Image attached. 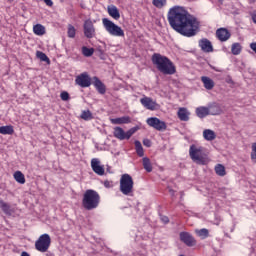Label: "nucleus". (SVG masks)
Here are the masks:
<instances>
[{
  "label": "nucleus",
  "instance_id": "bb28decb",
  "mask_svg": "<svg viewBox=\"0 0 256 256\" xmlns=\"http://www.w3.org/2000/svg\"><path fill=\"white\" fill-rule=\"evenodd\" d=\"M14 179L17 183H20V185H25V174L21 171H16L14 173Z\"/></svg>",
  "mask_w": 256,
  "mask_h": 256
},
{
  "label": "nucleus",
  "instance_id": "603ef678",
  "mask_svg": "<svg viewBox=\"0 0 256 256\" xmlns=\"http://www.w3.org/2000/svg\"><path fill=\"white\" fill-rule=\"evenodd\" d=\"M179 256H185V255H183V254H180Z\"/></svg>",
  "mask_w": 256,
  "mask_h": 256
},
{
  "label": "nucleus",
  "instance_id": "79ce46f5",
  "mask_svg": "<svg viewBox=\"0 0 256 256\" xmlns=\"http://www.w3.org/2000/svg\"><path fill=\"white\" fill-rule=\"evenodd\" d=\"M251 159H256V143L252 144Z\"/></svg>",
  "mask_w": 256,
  "mask_h": 256
},
{
  "label": "nucleus",
  "instance_id": "0eeeda50",
  "mask_svg": "<svg viewBox=\"0 0 256 256\" xmlns=\"http://www.w3.org/2000/svg\"><path fill=\"white\" fill-rule=\"evenodd\" d=\"M139 129V126H134L130 128L127 132L123 130V128L117 126L114 128L113 135L116 137V139H119L120 141H125V139H131L135 133H137V130Z\"/></svg>",
  "mask_w": 256,
  "mask_h": 256
},
{
  "label": "nucleus",
  "instance_id": "c03bdc74",
  "mask_svg": "<svg viewBox=\"0 0 256 256\" xmlns=\"http://www.w3.org/2000/svg\"><path fill=\"white\" fill-rule=\"evenodd\" d=\"M249 15H250L253 23L256 25V10L249 12Z\"/></svg>",
  "mask_w": 256,
  "mask_h": 256
},
{
  "label": "nucleus",
  "instance_id": "4c0bfd02",
  "mask_svg": "<svg viewBox=\"0 0 256 256\" xmlns=\"http://www.w3.org/2000/svg\"><path fill=\"white\" fill-rule=\"evenodd\" d=\"M152 5H154V7H157V9H161L162 7H165V5H167V0H153Z\"/></svg>",
  "mask_w": 256,
  "mask_h": 256
},
{
  "label": "nucleus",
  "instance_id": "e433bc0d",
  "mask_svg": "<svg viewBox=\"0 0 256 256\" xmlns=\"http://www.w3.org/2000/svg\"><path fill=\"white\" fill-rule=\"evenodd\" d=\"M67 35L70 39H75V35H77V30L75 29V26L71 24L68 25Z\"/></svg>",
  "mask_w": 256,
  "mask_h": 256
},
{
  "label": "nucleus",
  "instance_id": "c9c22d12",
  "mask_svg": "<svg viewBox=\"0 0 256 256\" xmlns=\"http://www.w3.org/2000/svg\"><path fill=\"white\" fill-rule=\"evenodd\" d=\"M81 119H83L84 121H91L93 120V113H91L90 110H84L82 111Z\"/></svg>",
  "mask_w": 256,
  "mask_h": 256
},
{
  "label": "nucleus",
  "instance_id": "393cba45",
  "mask_svg": "<svg viewBox=\"0 0 256 256\" xmlns=\"http://www.w3.org/2000/svg\"><path fill=\"white\" fill-rule=\"evenodd\" d=\"M196 115L200 119H204V117H207V115H209V108L208 107H198V108H196Z\"/></svg>",
  "mask_w": 256,
  "mask_h": 256
},
{
  "label": "nucleus",
  "instance_id": "37998d69",
  "mask_svg": "<svg viewBox=\"0 0 256 256\" xmlns=\"http://www.w3.org/2000/svg\"><path fill=\"white\" fill-rule=\"evenodd\" d=\"M160 220L162 221V223H164V225H167V223H169V217L165 215H161Z\"/></svg>",
  "mask_w": 256,
  "mask_h": 256
},
{
  "label": "nucleus",
  "instance_id": "b1692460",
  "mask_svg": "<svg viewBox=\"0 0 256 256\" xmlns=\"http://www.w3.org/2000/svg\"><path fill=\"white\" fill-rule=\"evenodd\" d=\"M14 133H15V129H13V126L11 125L0 126L1 135H13Z\"/></svg>",
  "mask_w": 256,
  "mask_h": 256
},
{
  "label": "nucleus",
  "instance_id": "ddd939ff",
  "mask_svg": "<svg viewBox=\"0 0 256 256\" xmlns=\"http://www.w3.org/2000/svg\"><path fill=\"white\" fill-rule=\"evenodd\" d=\"M91 169L100 177L105 175V166L101 165V160H99V158H93L91 160Z\"/></svg>",
  "mask_w": 256,
  "mask_h": 256
},
{
  "label": "nucleus",
  "instance_id": "3c124183",
  "mask_svg": "<svg viewBox=\"0 0 256 256\" xmlns=\"http://www.w3.org/2000/svg\"><path fill=\"white\" fill-rule=\"evenodd\" d=\"M219 1V3H223V0H218Z\"/></svg>",
  "mask_w": 256,
  "mask_h": 256
},
{
  "label": "nucleus",
  "instance_id": "9b49d317",
  "mask_svg": "<svg viewBox=\"0 0 256 256\" xmlns=\"http://www.w3.org/2000/svg\"><path fill=\"white\" fill-rule=\"evenodd\" d=\"M75 83L79 85V87H82V89L91 87V76H89L87 72L81 73L76 77Z\"/></svg>",
  "mask_w": 256,
  "mask_h": 256
},
{
  "label": "nucleus",
  "instance_id": "20e7f679",
  "mask_svg": "<svg viewBox=\"0 0 256 256\" xmlns=\"http://www.w3.org/2000/svg\"><path fill=\"white\" fill-rule=\"evenodd\" d=\"M102 23L107 33L112 35V37H125V31H123V28L115 24L113 21L108 18H103Z\"/></svg>",
  "mask_w": 256,
  "mask_h": 256
},
{
  "label": "nucleus",
  "instance_id": "a878e982",
  "mask_svg": "<svg viewBox=\"0 0 256 256\" xmlns=\"http://www.w3.org/2000/svg\"><path fill=\"white\" fill-rule=\"evenodd\" d=\"M0 209H2L5 215H11L13 213V210H11V205H9L3 200H0Z\"/></svg>",
  "mask_w": 256,
  "mask_h": 256
},
{
  "label": "nucleus",
  "instance_id": "ea45409f",
  "mask_svg": "<svg viewBox=\"0 0 256 256\" xmlns=\"http://www.w3.org/2000/svg\"><path fill=\"white\" fill-rule=\"evenodd\" d=\"M60 99H62V101H69L70 99L69 92L67 91L61 92Z\"/></svg>",
  "mask_w": 256,
  "mask_h": 256
},
{
  "label": "nucleus",
  "instance_id": "f704fd0d",
  "mask_svg": "<svg viewBox=\"0 0 256 256\" xmlns=\"http://www.w3.org/2000/svg\"><path fill=\"white\" fill-rule=\"evenodd\" d=\"M94 53H95L94 48H88L87 46L82 47V55H84V57H92Z\"/></svg>",
  "mask_w": 256,
  "mask_h": 256
},
{
  "label": "nucleus",
  "instance_id": "72a5a7b5",
  "mask_svg": "<svg viewBox=\"0 0 256 256\" xmlns=\"http://www.w3.org/2000/svg\"><path fill=\"white\" fill-rule=\"evenodd\" d=\"M36 57L38 59H40V61H44L45 63H47L48 65L51 63V60L49 59V57L47 56V54L41 52V51H37L36 52Z\"/></svg>",
  "mask_w": 256,
  "mask_h": 256
},
{
  "label": "nucleus",
  "instance_id": "5701e85b",
  "mask_svg": "<svg viewBox=\"0 0 256 256\" xmlns=\"http://www.w3.org/2000/svg\"><path fill=\"white\" fill-rule=\"evenodd\" d=\"M33 33H34V35H38L39 37L45 35V33H46L45 26H43L42 24L34 25Z\"/></svg>",
  "mask_w": 256,
  "mask_h": 256
},
{
  "label": "nucleus",
  "instance_id": "de8ad7c7",
  "mask_svg": "<svg viewBox=\"0 0 256 256\" xmlns=\"http://www.w3.org/2000/svg\"><path fill=\"white\" fill-rule=\"evenodd\" d=\"M168 192L170 193L171 197H175V190H173V188H171L170 186L167 187Z\"/></svg>",
  "mask_w": 256,
  "mask_h": 256
},
{
  "label": "nucleus",
  "instance_id": "49530a36",
  "mask_svg": "<svg viewBox=\"0 0 256 256\" xmlns=\"http://www.w3.org/2000/svg\"><path fill=\"white\" fill-rule=\"evenodd\" d=\"M47 7H53V0H43Z\"/></svg>",
  "mask_w": 256,
  "mask_h": 256
},
{
  "label": "nucleus",
  "instance_id": "8fccbe9b",
  "mask_svg": "<svg viewBox=\"0 0 256 256\" xmlns=\"http://www.w3.org/2000/svg\"><path fill=\"white\" fill-rule=\"evenodd\" d=\"M20 256H31L28 252L23 251Z\"/></svg>",
  "mask_w": 256,
  "mask_h": 256
},
{
  "label": "nucleus",
  "instance_id": "aec40b11",
  "mask_svg": "<svg viewBox=\"0 0 256 256\" xmlns=\"http://www.w3.org/2000/svg\"><path fill=\"white\" fill-rule=\"evenodd\" d=\"M208 113L209 115H221L223 113V110L221 109V106L219 104H211L208 107Z\"/></svg>",
  "mask_w": 256,
  "mask_h": 256
},
{
  "label": "nucleus",
  "instance_id": "2eb2a0df",
  "mask_svg": "<svg viewBox=\"0 0 256 256\" xmlns=\"http://www.w3.org/2000/svg\"><path fill=\"white\" fill-rule=\"evenodd\" d=\"M216 37L222 42L229 41L231 39V32L227 28H219L216 31Z\"/></svg>",
  "mask_w": 256,
  "mask_h": 256
},
{
  "label": "nucleus",
  "instance_id": "a18cd8bd",
  "mask_svg": "<svg viewBox=\"0 0 256 256\" xmlns=\"http://www.w3.org/2000/svg\"><path fill=\"white\" fill-rule=\"evenodd\" d=\"M143 145L145 146V147H151V140H149V139H144L143 140Z\"/></svg>",
  "mask_w": 256,
  "mask_h": 256
},
{
  "label": "nucleus",
  "instance_id": "4be33fe9",
  "mask_svg": "<svg viewBox=\"0 0 256 256\" xmlns=\"http://www.w3.org/2000/svg\"><path fill=\"white\" fill-rule=\"evenodd\" d=\"M203 137L206 141H214V139L217 137V134H215V131L211 129H206L203 131Z\"/></svg>",
  "mask_w": 256,
  "mask_h": 256
},
{
  "label": "nucleus",
  "instance_id": "dca6fc26",
  "mask_svg": "<svg viewBox=\"0 0 256 256\" xmlns=\"http://www.w3.org/2000/svg\"><path fill=\"white\" fill-rule=\"evenodd\" d=\"M93 85H94L95 89L98 91V93H100V95H105L107 88H105V84H103V82H101L99 77H97V76L93 77Z\"/></svg>",
  "mask_w": 256,
  "mask_h": 256
},
{
  "label": "nucleus",
  "instance_id": "864d4df0",
  "mask_svg": "<svg viewBox=\"0 0 256 256\" xmlns=\"http://www.w3.org/2000/svg\"><path fill=\"white\" fill-rule=\"evenodd\" d=\"M8 1H10V2H11V1H13V0H8Z\"/></svg>",
  "mask_w": 256,
  "mask_h": 256
},
{
  "label": "nucleus",
  "instance_id": "f8f14e48",
  "mask_svg": "<svg viewBox=\"0 0 256 256\" xmlns=\"http://www.w3.org/2000/svg\"><path fill=\"white\" fill-rule=\"evenodd\" d=\"M141 105L145 107V109H148V111H157L159 109V104L157 102L153 101V98L151 97H143L140 99Z\"/></svg>",
  "mask_w": 256,
  "mask_h": 256
},
{
  "label": "nucleus",
  "instance_id": "f3484780",
  "mask_svg": "<svg viewBox=\"0 0 256 256\" xmlns=\"http://www.w3.org/2000/svg\"><path fill=\"white\" fill-rule=\"evenodd\" d=\"M112 125H127L131 123V117L129 116H122L119 118H112L111 120Z\"/></svg>",
  "mask_w": 256,
  "mask_h": 256
},
{
  "label": "nucleus",
  "instance_id": "a19ab883",
  "mask_svg": "<svg viewBox=\"0 0 256 256\" xmlns=\"http://www.w3.org/2000/svg\"><path fill=\"white\" fill-rule=\"evenodd\" d=\"M103 185L106 187V189H111V187H113V181L105 180Z\"/></svg>",
  "mask_w": 256,
  "mask_h": 256
},
{
  "label": "nucleus",
  "instance_id": "7c9ffc66",
  "mask_svg": "<svg viewBox=\"0 0 256 256\" xmlns=\"http://www.w3.org/2000/svg\"><path fill=\"white\" fill-rule=\"evenodd\" d=\"M214 169L216 175H218L219 177H225V175H227V172L225 171V166H223L222 164H217Z\"/></svg>",
  "mask_w": 256,
  "mask_h": 256
},
{
  "label": "nucleus",
  "instance_id": "9d476101",
  "mask_svg": "<svg viewBox=\"0 0 256 256\" xmlns=\"http://www.w3.org/2000/svg\"><path fill=\"white\" fill-rule=\"evenodd\" d=\"M83 32L86 39H93V37H95V25L91 19L84 21Z\"/></svg>",
  "mask_w": 256,
  "mask_h": 256
},
{
  "label": "nucleus",
  "instance_id": "c85d7f7f",
  "mask_svg": "<svg viewBox=\"0 0 256 256\" xmlns=\"http://www.w3.org/2000/svg\"><path fill=\"white\" fill-rule=\"evenodd\" d=\"M143 167L147 173H151L153 171V166L151 165V160L148 157H144L142 159Z\"/></svg>",
  "mask_w": 256,
  "mask_h": 256
},
{
  "label": "nucleus",
  "instance_id": "2f4dec72",
  "mask_svg": "<svg viewBox=\"0 0 256 256\" xmlns=\"http://www.w3.org/2000/svg\"><path fill=\"white\" fill-rule=\"evenodd\" d=\"M195 233L200 237V239H207V237H209V230L206 228H202L200 230L196 229Z\"/></svg>",
  "mask_w": 256,
  "mask_h": 256
},
{
  "label": "nucleus",
  "instance_id": "f257e3e1",
  "mask_svg": "<svg viewBox=\"0 0 256 256\" xmlns=\"http://www.w3.org/2000/svg\"><path fill=\"white\" fill-rule=\"evenodd\" d=\"M168 23L176 33L183 37H193V16L183 6H173L167 13Z\"/></svg>",
  "mask_w": 256,
  "mask_h": 256
},
{
  "label": "nucleus",
  "instance_id": "a211bd4d",
  "mask_svg": "<svg viewBox=\"0 0 256 256\" xmlns=\"http://www.w3.org/2000/svg\"><path fill=\"white\" fill-rule=\"evenodd\" d=\"M180 241L185 243L188 247H193V237L188 232H181L180 233Z\"/></svg>",
  "mask_w": 256,
  "mask_h": 256
},
{
  "label": "nucleus",
  "instance_id": "6ab92c4d",
  "mask_svg": "<svg viewBox=\"0 0 256 256\" xmlns=\"http://www.w3.org/2000/svg\"><path fill=\"white\" fill-rule=\"evenodd\" d=\"M201 81L204 84L205 89H207L208 91H211V89L215 87V82L213 81V79L207 76H202Z\"/></svg>",
  "mask_w": 256,
  "mask_h": 256
},
{
  "label": "nucleus",
  "instance_id": "6e6552de",
  "mask_svg": "<svg viewBox=\"0 0 256 256\" xmlns=\"http://www.w3.org/2000/svg\"><path fill=\"white\" fill-rule=\"evenodd\" d=\"M51 247V236L49 234H42L35 242V249L40 253H47Z\"/></svg>",
  "mask_w": 256,
  "mask_h": 256
},
{
  "label": "nucleus",
  "instance_id": "c756f323",
  "mask_svg": "<svg viewBox=\"0 0 256 256\" xmlns=\"http://www.w3.org/2000/svg\"><path fill=\"white\" fill-rule=\"evenodd\" d=\"M134 145H135V149L138 157H143L145 155V152L143 150V145L141 144V142L139 140H136L134 142Z\"/></svg>",
  "mask_w": 256,
  "mask_h": 256
},
{
  "label": "nucleus",
  "instance_id": "412c9836",
  "mask_svg": "<svg viewBox=\"0 0 256 256\" xmlns=\"http://www.w3.org/2000/svg\"><path fill=\"white\" fill-rule=\"evenodd\" d=\"M108 14L110 15V17H112V19H115L116 21H119V19H121V13H119V9L117 8V6H112L108 8Z\"/></svg>",
  "mask_w": 256,
  "mask_h": 256
},
{
  "label": "nucleus",
  "instance_id": "4468645a",
  "mask_svg": "<svg viewBox=\"0 0 256 256\" xmlns=\"http://www.w3.org/2000/svg\"><path fill=\"white\" fill-rule=\"evenodd\" d=\"M198 45L203 53H213L214 51L213 44L207 38L200 39Z\"/></svg>",
  "mask_w": 256,
  "mask_h": 256
},
{
  "label": "nucleus",
  "instance_id": "423d86ee",
  "mask_svg": "<svg viewBox=\"0 0 256 256\" xmlns=\"http://www.w3.org/2000/svg\"><path fill=\"white\" fill-rule=\"evenodd\" d=\"M133 177L129 174H123L120 178V191L123 195H131L133 193Z\"/></svg>",
  "mask_w": 256,
  "mask_h": 256
},
{
  "label": "nucleus",
  "instance_id": "7ed1b4c3",
  "mask_svg": "<svg viewBox=\"0 0 256 256\" xmlns=\"http://www.w3.org/2000/svg\"><path fill=\"white\" fill-rule=\"evenodd\" d=\"M99 203H101V196L97 191L93 189L85 191L82 198V207L86 211H93V209H97V207H99Z\"/></svg>",
  "mask_w": 256,
  "mask_h": 256
},
{
  "label": "nucleus",
  "instance_id": "09e8293b",
  "mask_svg": "<svg viewBox=\"0 0 256 256\" xmlns=\"http://www.w3.org/2000/svg\"><path fill=\"white\" fill-rule=\"evenodd\" d=\"M189 155H190V158L193 159V144L190 145Z\"/></svg>",
  "mask_w": 256,
  "mask_h": 256
},
{
  "label": "nucleus",
  "instance_id": "473e14b6",
  "mask_svg": "<svg viewBox=\"0 0 256 256\" xmlns=\"http://www.w3.org/2000/svg\"><path fill=\"white\" fill-rule=\"evenodd\" d=\"M199 31H201V22L196 17H193V35H197Z\"/></svg>",
  "mask_w": 256,
  "mask_h": 256
},
{
  "label": "nucleus",
  "instance_id": "58836bf2",
  "mask_svg": "<svg viewBox=\"0 0 256 256\" xmlns=\"http://www.w3.org/2000/svg\"><path fill=\"white\" fill-rule=\"evenodd\" d=\"M232 55H239L241 53V44L239 43H234L232 44Z\"/></svg>",
  "mask_w": 256,
  "mask_h": 256
},
{
  "label": "nucleus",
  "instance_id": "1a4fd4ad",
  "mask_svg": "<svg viewBox=\"0 0 256 256\" xmlns=\"http://www.w3.org/2000/svg\"><path fill=\"white\" fill-rule=\"evenodd\" d=\"M146 123L149 125V127H152L156 131H165L167 129V123L157 117L148 118Z\"/></svg>",
  "mask_w": 256,
  "mask_h": 256
},
{
  "label": "nucleus",
  "instance_id": "39448f33",
  "mask_svg": "<svg viewBox=\"0 0 256 256\" xmlns=\"http://www.w3.org/2000/svg\"><path fill=\"white\" fill-rule=\"evenodd\" d=\"M209 161V152H207V149L193 146V162L196 165H207Z\"/></svg>",
  "mask_w": 256,
  "mask_h": 256
},
{
  "label": "nucleus",
  "instance_id": "f03ea898",
  "mask_svg": "<svg viewBox=\"0 0 256 256\" xmlns=\"http://www.w3.org/2000/svg\"><path fill=\"white\" fill-rule=\"evenodd\" d=\"M151 61L153 65L156 66V69L163 75H175L177 73L175 64H173V61H171V59H169L167 56L154 53Z\"/></svg>",
  "mask_w": 256,
  "mask_h": 256
},
{
  "label": "nucleus",
  "instance_id": "cd10ccee",
  "mask_svg": "<svg viewBox=\"0 0 256 256\" xmlns=\"http://www.w3.org/2000/svg\"><path fill=\"white\" fill-rule=\"evenodd\" d=\"M178 118L180 121H187L189 119V112H187L186 108H180L178 110Z\"/></svg>",
  "mask_w": 256,
  "mask_h": 256
}]
</instances>
